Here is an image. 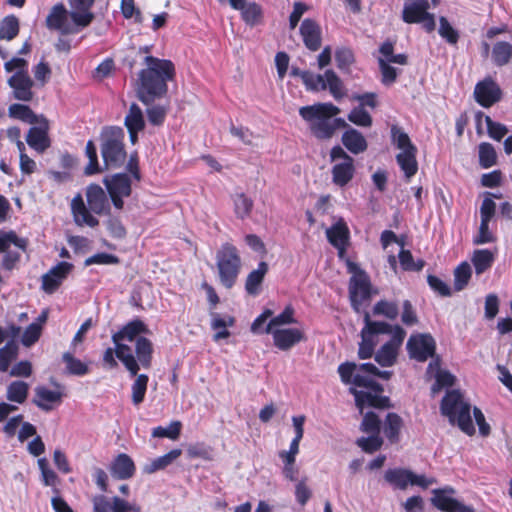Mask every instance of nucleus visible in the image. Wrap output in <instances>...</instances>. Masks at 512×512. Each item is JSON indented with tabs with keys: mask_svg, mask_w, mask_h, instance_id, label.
Returning a JSON list of instances; mask_svg holds the SVG:
<instances>
[{
	"mask_svg": "<svg viewBox=\"0 0 512 512\" xmlns=\"http://www.w3.org/2000/svg\"><path fill=\"white\" fill-rule=\"evenodd\" d=\"M264 332L272 335L274 346L281 351H288L306 339L304 331L299 328H278Z\"/></svg>",
	"mask_w": 512,
	"mask_h": 512,
	"instance_id": "18",
	"label": "nucleus"
},
{
	"mask_svg": "<svg viewBox=\"0 0 512 512\" xmlns=\"http://www.w3.org/2000/svg\"><path fill=\"white\" fill-rule=\"evenodd\" d=\"M399 261L401 267L406 271H420L424 267V261H414L413 256L409 250L402 249L399 253Z\"/></svg>",
	"mask_w": 512,
	"mask_h": 512,
	"instance_id": "61",
	"label": "nucleus"
},
{
	"mask_svg": "<svg viewBox=\"0 0 512 512\" xmlns=\"http://www.w3.org/2000/svg\"><path fill=\"white\" fill-rule=\"evenodd\" d=\"M342 143L353 154H360L367 149L365 137L354 128H349L343 133Z\"/></svg>",
	"mask_w": 512,
	"mask_h": 512,
	"instance_id": "31",
	"label": "nucleus"
},
{
	"mask_svg": "<svg viewBox=\"0 0 512 512\" xmlns=\"http://www.w3.org/2000/svg\"><path fill=\"white\" fill-rule=\"evenodd\" d=\"M19 33V21L14 15L6 16L0 24V39L12 40Z\"/></svg>",
	"mask_w": 512,
	"mask_h": 512,
	"instance_id": "50",
	"label": "nucleus"
},
{
	"mask_svg": "<svg viewBox=\"0 0 512 512\" xmlns=\"http://www.w3.org/2000/svg\"><path fill=\"white\" fill-rule=\"evenodd\" d=\"M512 58V44L500 41L497 42L492 49V59L495 65L504 66L510 62Z\"/></svg>",
	"mask_w": 512,
	"mask_h": 512,
	"instance_id": "40",
	"label": "nucleus"
},
{
	"mask_svg": "<svg viewBox=\"0 0 512 512\" xmlns=\"http://www.w3.org/2000/svg\"><path fill=\"white\" fill-rule=\"evenodd\" d=\"M485 123L488 135L496 141H500L508 133L505 125L494 122L489 116H485Z\"/></svg>",
	"mask_w": 512,
	"mask_h": 512,
	"instance_id": "64",
	"label": "nucleus"
},
{
	"mask_svg": "<svg viewBox=\"0 0 512 512\" xmlns=\"http://www.w3.org/2000/svg\"><path fill=\"white\" fill-rule=\"evenodd\" d=\"M73 265L69 262H59L42 276V289L48 293H54L71 272Z\"/></svg>",
	"mask_w": 512,
	"mask_h": 512,
	"instance_id": "20",
	"label": "nucleus"
},
{
	"mask_svg": "<svg viewBox=\"0 0 512 512\" xmlns=\"http://www.w3.org/2000/svg\"><path fill=\"white\" fill-rule=\"evenodd\" d=\"M71 211L74 221L78 226L87 225L89 227H96L99 224V221L86 208L80 194L72 199Z\"/></svg>",
	"mask_w": 512,
	"mask_h": 512,
	"instance_id": "27",
	"label": "nucleus"
},
{
	"mask_svg": "<svg viewBox=\"0 0 512 512\" xmlns=\"http://www.w3.org/2000/svg\"><path fill=\"white\" fill-rule=\"evenodd\" d=\"M412 471L403 468H393L386 470L385 480L394 488L405 490L411 482Z\"/></svg>",
	"mask_w": 512,
	"mask_h": 512,
	"instance_id": "33",
	"label": "nucleus"
},
{
	"mask_svg": "<svg viewBox=\"0 0 512 512\" xmlns=\"http://www.w3.org/2000/svg\"><path fill=\"white\" fill-rule=\"evenodd\" d=\"M348 119L357 126L370 127L372 125L371 115L362 106L352 109Z\"/></svg>",
	"mask_w": 512,
	"mask_h": 512,
	"instance_id": "57",
	"label": "nucleus"
},
{
	"mask_svg": "<svg viewBox=\"0 0 512 512\" xmlns=\"http://www.w3.org/2000/svg\"><path fill=\"white\" fill-rule=\"evenodd\" d=\"M18 355V344L10 340L0 348V372H7L10 364Z\"/></svg>",
	"mask_w": 512,
	"mask_h": 512,
	"instance_id": "46",
	"label": "nucleus"
},
{
	"mask_svg": "<svg viewBox=\"0 0 512 512\" xmlns=\"http://www.w3.org/2000/svg\"><path fill=\"white\" fill-rule=\"evenodd\" d=\"M8 85L13 89L15 99L29 102L33 98V81L28 71L15 72L9 79Z\"/></svg>",
	"mask_w": 512,
	"mask_h": 512,
	"instance_id": "22",
	"label": "nucleus"
},
{
	"mask_svg": "<svg viewBox=\"0 0 512 512\" xmlns=\"http://www.w3.org/2000/svg\"><path fill=\"white\" fill-rule=\"evenodd\" d=\"M268 272V264L261 261L257 269L251 271L245 282V290L249 295L256 296L260 293V286Z\"/></svg>",
	"mask_w": 512,
	"mask_h": 512,
	"instance_id": "32",
	"label": "nucleus"
},
{
	"mask_svg": "<svg viewBox=\"0 0 512 512\" xmlns=\"http://www.w3.org/2000/svg\"><path fill=\"white\" fill-rule=\"evenodd\" d=\"M356 444L366 453H373L380 449L383 440L379 434H370L368 437H360Z\"/></svg>",
	"mask_w": 512,
	"mask_h": 512,
	"instance_id": "56",
	"label": "nucleus"
},
{
	"mask_svg": "<svg viewBox=\"0 0 512 512\" xmlns=\"http://www.w3.org/2000/svg\"><path fill=\"white\" fill-rule=\"evenodd\" d=\"M135 464L132 458L125 454H119L110 465L111 475L118 480H127L135 474Z\"/></svg>",
	"mask_w": 512,
	"mask_h": 512,
	"instance_id": "25",
	"label": "nucleus"
},
{
	"mask_svg": "<svg viewBox=\"0 0 512 512\" xmlns=\"http://www.w3.org/2000/svg\"><path fill=\"white\" fill-rule=\"evenodd\" d=\"M86 197L89 209L92 212L102 214L107 208V197L104 190L99 185H90L87 188Z\"/></svg>",
	"mask_w": 512,
	"mask_h": 512,
	"instance_id": "30",
	"label": "nucleus"
},
{
	"mask_svg": "<svg viewBox=\"0 0 512 512\" xmlns=\"http://www.w3.org/2000/svg\"><path fill=\"white\" fill-rule=\"evenodd\" d=\"M403 426V421L396 413H387L382 425L383 434L391 442L399 440V433Z\"/></svg>",
	"mask_w": 512,
	"mask_h": 512,
	"instance_id": "34",
	"label": "nucleus"
},
{
	"mask_svg": "<svg viewBox=\"0 0 512 512\" xmlns=\"http://www.w3.org/2000/svg\"><path fill=\"white\" fill-rule=\"evenodd\" d=\"M440 410L449 419L451 424H456L464 433L468 435L475 433V427L470 414L471 406L465 401L460 391H448L441 401Z\"/></svg>",
	"mask_w": 512,
	"mask_h": 512,
	"instance_id": "5",
	"label": "nucleus"
},
{
	"mask_svg": "<svg viewBox=\"0 0 512 512\" xmlns=\"http://www.w3.org/2000/svg\"><path fill=\"white\" fill-rule=\"evenodd\" d=\"M472 275L471 266L468 262L464 261L460 263L454 270V288L456 291L463 290Z\"/></svg>",
	"mask_w": 512,
	"mask_h": 512,
	"instance_id": "49",
	"label": "nucleus"
},
{
	"mask_svg": "<svg viewBox=\"0 0 512 512\" xmlns=\"http://www.w3.org/2000/svg\"><path fill=\"white\" fill-rule=\"evenodd\" d=\"M124 132L121 128L111 127L105 130L101 144V154L107 169L121 167L126 160Z\"/></svg>",
	"mask_w": 512,
	"mask_h": 512,
	"instance_id": "7",
	"label": "nucleus"
},
{
	"mask_svg": "<svg viewBox=\"0 0 512 512\" xmlns=\"http://www.w3.org/2000/svg\"><path fill=\"white\" fill-rule=\"evenodd\" d=\"M479 164L482 168L488 169L494 166L497 162V154L492 146L488 142H482L478 146Z\"/></svg>",
	"mask_w": 512,
	"mask_h": 512,
	"instance_id": "48",
	"label": "nucleus"
},
{
	"mask_svg": "<svg viewBox=\"0 0 512 512\" xmlns=\"http://www.w3.org/2000/svg\"><path fill=\"white\" fill-rule=\"evenodd\" d=\"M324 75L314 74L312 72L302 73V81L306 88L311 91L325 90Z\"/></svg>",
	"mask_w": 512,
	"mask_h": 512,
	"instance_id": "62",
	"label": "nucleus"
},
{
	"mask_svg": "<svg viewBox=\"0 0 512 512\" xmlns=\"http://www.w3.org/2000/svg\"><path fill=\"white\" fill-rule=\"evenodd\" d=\"M10 118L21 120L28 124L39 122L40 116L36 115L29 106L23 104H11L8 108Z\"/></svg>",
	"mask_w": 512,
	"mask_h": 512,
	"instance_id": "36",
	"label": "nucleus"
},
{
	"mask_svg": "<svg viewBox=\"0 0 512 512\" xmlns=\"http://www.w3.org/2000/svg\"><path fill=\"white\" fill-rule=\"evenodd\" d=\"M135 376H136V379L134 380V382L131 386V392H132L131 398H132V403L135 406H138L145 399L149 378L146 374H140V375L136 374Z\"/></svg>",
	"mask_w": 512,
	"mask_h": 512,
	"instance_id": "45",
	"label": "nucleus"
},
{
	"mask_svg": "<svg viewBox=\"0 0 512 512\" xmlns=\"http://www.w3.org/2000/svg\"><path fill=\"white\" fill-rule=\"evenodd\" d=\"M438 33L448 44L456 45L458 43L459 32L443 16L439 18Z\"/></svg>",
	"mask_w": 512,
	"mask_h": 512,
	"instance_id": "53",
	"label": "nucleus"
},
{
	"mask_svg": "<svg viewBox=\"0 0 512 512\" xmlns=\"http://www.w3.org/2000/svg\"><path fill=\"white\" fill-rule=\"evenodd\" d=\"M324 85L325 89H329L334 99L339 100L344 97L345 90L343 83L333 70L325 71Z\"/></svg>",
	"mask_w": 512,
	"mask_h": 512,
	"instance_id": "42",
	"label": "nucleus"
},
{
	"mask_svg": "<svg viewBox=\"0 0 512 512\" xmlns=\"http://www.w3.org/2000/svg\"><path fill=\"white\" fill-rule=\"evenodd\" d=\"M295 310L291 305H288L284 310L275 317H272L268 324L265 326L264 331H272V329L281 328V326L294 324L297 320L294 317Z\"/></svg>",
	"mask_w": 512,
	"mask_h": 512,
	"instance_id": "37",
	"label": "nucleus"
},
{
	"mask_svg": "<svg viewBox=\"0 0 512 512\" xmlns=\"http://www.w3.org/2000/svg\"><path fill=\"white\" fill-rule=\"evenodd\" d=\"M70 13H68L63 3L54 5L46 17V26L50 30L59 31L61 34H74L78 32L69 22Z\"/></svg>",
	"mask_w": 512,
	"mask_h": 512,
	"instance_id": "17",
	"label": "nucleus"
},
{
	"mask_svg": "<svg viewBox=\"0 0 512 512\" xmlns=\"http://www.w3.org/2000/svg\"><path fill=\"white\" fill-rule=\"evenodd\" d=\"M240 12L243 21L249 26L257 25L262 17V9L260 5L255 2L248 3Z\"/></svg>",
	"mask_w": 512,
	"mask_h": 512,
	"instance_id": "51",
	"label": "nucleus"
},
{
	"mask_svg": "<svg viewBox=\"0 0 512 512\" xmlns=\"http://www.w3.org/2000/svg\"><path fill=\"white\" fill-rule=\"evenodd\" d=\"M42 327L40 323H31L22 335V344L26 347L32 346L40 338Z\"/></svg>",
	"mask_w": 512,
	"mask_h": 512,
	"instance_id": "63",
	"label": "nucleus"
},
{
	"mask_svg": "<svg viewBox=\"0 0 512 512\" xmlns=\"http://www.w3.org/2000/svg\"><path fill=\"white\" fill-rule=\"evenodd\" d=\"M370 280L365 272L355 273L349 282V298L352 308L359 313L362 304L370 298Z\"/></svg>",
	"mask_w": 512,
	"mask_h": 512,
	"instance_id": "15",
	"label": "nucleus"
},
{
	"mask_svg": "<svg viewBox=\"0 0 512 512\" xmlns=\"http://www.w3.org/2000/svg\"><path fill=\"white\" fill-rule=\"evenodd\" d=\"M146 65L138 74V99L146 105L166 95L167 82L173 80L175 67L172 61L154 56L144 58Z\"/></svg>",
	"mask_w": 512,
	"mask_h": 512,
	"instance_id": "3",
	"label": "nucleus"
},
{
	"mask_svg": "<svg viewBox=\"0 0 512 512\" xmlns=\"http://www.w3.org/2000/svg\"><path fill=\"white\" fill-rule=\"evenodd\" d=\"M326 236L330 244L338 250L339 257L342 258L349 240V230L346 223L342 220L336 222L326 230Z\"/></svg>",
	"mask_w": 512,
	"mask_h": 512,
	"instance_id": "24",
	"label": "nucleus"
},
{
	"mask_svg": "<svg viewBox=\"0 0 512 512\" xmlns=\"http://www.w3.org/2000/svg\"><path fill=\"white\" fill-rule=\"evenodd\" d=\"M498 255V249H476L471 256L476 275H481L488 271L494 264Z\"/></svg>",
	"mask_w": 512,
	"mask_h": 512,
	"instance_id": "26",
	"label": "nucleus"
},
{
	"mask_svg": "<svg viewBox=\"0 0 512 512\" xmlns=\"http://www.w3.org/2000/svg\"><path fill=\"white\" fill-rule=\"evenodd\" d=\"M391 140L392 143L400 150V151H408L415 150L417 147L411 142L408 134L399 126L392 125L391 126Z\"/></svg>",
	"mask_w": 512,
	"mask_h": 512,
	"instance_id": "43",
	"label": "nucleus"
},
{
	"mask_svg": "<svg viewBox=\"0 0 512 512\" xmlns=\"http://www.w3.org/2000/svg\"><path fill=\"white\" fill-rule=\"evenodd\" d=\"M181 453L182 451L180 449H173L165 455L152 460L149 464H146L143 467V472L146 474H152L156 471L162 470L169 466L174 460H176L181 455Z\"/></svg>",
	"mask_w": 512,
	"mask_h": 512,
	"instance_id": "35",
	"label": "nucleus"
},
{
	"mask_svg": "<svg viewBox=\"0 0 512 512\" xmlns=\"http://www.w3.org/2000/svg\"><path fill=\"white\" fill-rule=\"evenodd\" d=\"M417 149L408 150V151H400L396 155V162L400 167L401 171L404 174L406 181H410V179L417 173L418 171V162L416 159Z\"/></svg>",
	"mask_w": 512,
	"mask_h": 512,
	"instance_id": "28",
	"label": "nucleus"
},
{
	"mask_svg": "<svg viewBox=\"0 0 512 512\" xmlns=\"http://www.w3.org/2000/svg\"><path fill=\"white\" fill-rule=\"evenodd\" d=\"M338 373L343 383L353 385L349 390L354 395L356 406L361 414L368 407H388L389 398L381 395L382 386L367 376L364 370L360 369V365L352 362L342 363L338 367Z\"/></svg>",
	"mask_w": 512,
	"mask_h": 512,
	"instance_id": "2",
	"label": "nucleus"
},
{
	"mask_svg": "<svg viewBox=\"0 0 512 512\" xmlns=\"http://www.w3.org/2000/svg\"><path fill=\"white\" fill-rule=\"evenodd\" d=\"M62 360L66 364V372L70 375L84 376L89 372L88 365L75 358L71 352L63 353Z\"/></svg>",
	"mask_w": 512,
	"mask_h": 512,
	"instance_id": "41",
	"label": "nucleus"
},
{
	"mask_svg": "<svg viewBox=\"0 0 512 512\" xmlns=\"http://www.w3.org/2000/svg\"><path fill=\"white\" fill-rule=\"evenodd\" d=\"M433 497L431 498L432 504L439 510L444 512H474V508L465 505L449 495L454 494L455 490L446 486L441 489H434L432 491Z\"/></svg>",
	"mask_w": 512,
	"mask_h": 512,
	"instance_id": "16",
	"label": "nucleus"
},
{
	"mask_svg": "<svg viewBox=\"0 0 512 512\" xmlns=\"http://www.w3.org/2000/svg\"><path fill=\"white\" fill-rule=\"evenodd\" d=\"M300 34L304 45L310 51H317L321 47V28L313 19L307 18L302 21L300 25Z\"/></svg>",
	"mask_w": 512,
	"mask_h": 512,
	"instance_id": "23",
	"label": "nucleus"
},
{
	"mask_svg": "<svg viewBox=\"0 0 512 512\" xmlns=\"http://www.w3.org/2000/svg\"><path fill=\"white\" fill-rule=\"evenodd\" d=\"M364 327L361 330L362 341L359 345L358 355L361 359L372 357L375 347L379 343V336L391 332V324L384 321H373L370 314H364Z\"/></svg>",
	"mask_w": 512,
	"mask_h": 512,
	"instance_id": "8",
	"label": "nucleus"
},
{
	"mask_svg": "<svg viewBox=\"0 0 512 512\" xmlns=\"http://www.w3.org/2000/svg\"><path fill=\"white\" fill-rule=\"evenodd\" d=\"M360 428L363 432L368 434H379L381 420L375 412L369 411L364 414Z\"/></svg>",
	"mask_w": 512,
	"mask_h": 512,
	"instance_id": "55",
	"label": "nucleus"
},
{
	"mask_svg": "<svg viewBox=\"0 0 512 512\" xmlns=\"http://www.w3.org/2000/svg\"><path fill=\"white\" fill-rule=\"evenodd\" d=\"M103 183L108 191L114 207L121 210L124 206L123 198L131 194V178L126 173L114 174L105 177Z\"/></svg>",
	"mask_w": 512,
	"mask_h": 512,
	"instance_id": "11",
	"label": "nucleus"
},
{
	"mask_svg": "<svg viewBox=\"0 0 512 512\" xmlns=\"http://www.w3.org/2000/svg\"><path fill=\"white\" fill-rule=\"evenodd\" d=\"M435 369L436 373L434 375L435 377V383L431 387L432 394L435 395L439 393L443 388H448L453 386L455 377L450 372L446 370L439 369L438 362L435 363Z\"/></svg>",
	"mask_w": 512,
	"mask_h": 512,
	"instance_id": "47",
	"label": "nucleus"
},
{
	"mask_svg": "<svg viewBox=\"0 0 512 512\" xmlns=\"http://www.w3.org/2000/svg\"><path fill=\"white\" fill-rule=\"evenodd\" d=\"M406 346L410 358L419 362L432 357L436 349L435 340L430 334L411 335Z\"/></svg>",
	"mask_w": 512,
	"mask_h": 512,
	"instance_id": "14",
	"label": "nucleus"
},
{
	"mask_svg": "<svg viewBox=\"0 0 512 512\" xmlns=\"http://www.w3.org/2000/svg\"><path fill=\"white\" fill-rule=\"evenodd\" d=\"M489 223L485 220L480 222L478 233L473 237V244L483 245L495 242L496 236L490 231Z\"/></svg>",
	"mask_w": 512,
	"mask_h": 512,
	"instance_id": "60",
	"label": "nucleus"
},
{
	"mask_svg": "<svg viewBox=\"0 0 512 512\" xmlns=\"http://www.w3.org/2000/svg\"><path fill=\"white\" fill-rule=\"evenodd\" d=\"M335 61L340 70H348L354 62V54L350 48H337L335 51Z\"/></svg>",
	"mask_w": 512,
	"mask_h": 512,
	"instance_id": "59",
	"label": "nucleus"
},
{
	"mask_svg": "<svg viewBox=\"0 0 512 512\" xmlns=\"http://www.w3.org/2000/svg\"><path fill=\"white\" fill-rule=\"evenodd\" d=\"M502 91L500 86L491 78H486L476 84L474 97L477 103L488 108L500 101Z\"/></svg>",
	"mask_w": 512,
	"mask_h": 512,
	"instance_id": "19",
	"label": "nucleus"
},
{
	"mask_svg": "<svg viewBox=\"0 0 512 512\" xmlns=\"http://www.w3.org/2000/svg\"><path fill=\"white\" fill-rule=\"evenodd\" d=\"M86 156L89 159V163L85 168L86 175H93L100 171L98 158H97V149L92 140H89L86 144L85 148Z\"/></svg>",
	"mask_w": 512,
	"mask_h": 512,
	"instance_id": "58",
	"label": "nucleus"
},
{
	"mask_svg": "<svg viewBox=\"0 0 512 512\" xmlns=\"http://www.w3.org/2000/svg\"><path fill=\"white\" fill-rule=\"evenodd\" d=\"M391 338L375 354V361L382 367H390L396 362L398 351L403 344L406 331L399 325H391Z\"/></svg>",
	"mask_w": 512,
	"mask_h": 512,
	"instance_id": "10",
	"label": "nucleus"
},
{
	"mask_svg": "<svg viewBox=\"0 0 512 512\" xmlns=\"http://www.w3.org/2000/svg\"><path fill=\"white\" fill-rule=\"evenodd\" d=\"M26 240L19 238L14 231L0 232V253H5L2 266L6 270H12L16 263L20 260L19 251L9 250L13 245L20 250H25Z\"/></svg>",
	"mask_w": 512,
	"mask_h": 512,
	"instance_id": "13",
	"label": "nucleus"
},
{
	"mask_svg": "<svg viewBox=\"0 0 512 512\" xmlns=\"http://www.w3.org/2000/svg\"><path fill=\"white\" fill-rule=\"evenodd\" d=\"M53 385L55 387L53 390L43 385L37 386L34 390L33 403L42 411H52L62 403L66 396L65 387L62 384L53 382Z\"/></svg>",
	"mask_w": 512,
	"mask_h": 512,
	"instance_id": "12",
	"label": "nucleus"
},
{
	"mask_svg": "<svg viewBox=\"0 0 512 512\" xmlns=\"http://www.w3.org/2000/svg\"><path fill=\"white\" fill-rule=\"evenodd\" d=\"M37 126L29 129L26 136L27 144L35 151L42 153L50 147V139L48 137V121L42 115L40 116Z\"/></svg>",
	"mask_w": 512,
	"mask_h": 512,
	"instance_id": "21",
	"label": "nucleus"
},
{
	"mask_svg": "<svg viewBox=\"0 0 512 512\" xmlns=\"http://www.w3.org/2000/svg\"><path fill=\"white\" fill-rule=\"evenodd\" d=\"M148 332L147 326L140 319H135L112 335L116 357L123 363L132 377L138 373L140 365L149 368L152 359V343L140 336Z\"/></svg>",
	"mask_w": 512,
	"mask_h": 512,
	"instance_id": "1",
	"label": "nucleus"
},
{
	"mask_svg": "<svg viewBox=\"0 0 512 512\" xmlns=\"http://www.w3.org/2000/svg\"><path fill=\"white\" fill-rule=\"evenodd\" d=\"M340 109L332 103H316L299 109L300 116L308 123L311 133L320 140L332 137L331 118Z\"/></svg>",
	"mask_w": 512,
	"mask_h": 512,
	"instance_id": "4",
	"label": "nucleus"
},
{
	"mask_svg": "<svg viewBox=\"0 0 512 512\" xmlns=\"http://www.w3.org/2000/svg\"><path fill=\"white\" fill-rule=\"evenodd\" d=\"M428 0H414L406 3L402 12V19L406 23H418L421 17L428 13Z\"/></svg>",
	"mask_w": 512,
	"mask_h": 512,
	"instance_id": "29",
	"label": "nucleus"
},
{
	"mask_svg": "<svg viewBox=\"0 0 512 512\" xmlns=\"http://www.w3.org/2000/svg\"><path fill=\"white\" fill-rule=\"evenodd\" d=\"M29 385L24 381H13L7 387L6 397L9 401L22 404L26 401Z\"/></svg>",
	"mask_w": 512,
	"mask_h": 512,
	"instance_id": "38",
	"label": "nucleus"
},
{
	"mask_svg": "<svg viewBox=\"0 0 512 512\" xmlns=\"http://www.w3.org/2000/svg\"><path fill=\"white\" fill-rule=\"evenodd\" d=\"M373 314L395 320L399 315V306L396 301L379 300L373 306Z\"/></svg>",
	"mask_w": 512,
	"mask_h": 512,
	"instance_id": "44",
	"label": "nucleus"
},
{
	"mask_svg": "<svg viewBox=\"0 0 512 512\" xmlns=\"http://www.w3.org/2000/svg\"><path fill=\"white\" fill-rule=\"evenodd\" d=\"M125 127L127 130H139L142 131L145 128V120L141 108L133 103L124 120Z\"/></svg>",
	"mask_w": 512,
	"mask_h": 512,
	"instance_id": "39",
	"label": "nucleus"
},
{
	"mask_svg": "<svg viewBox=\"0 0 512 512\" xmlns=\"http://www.w3.org/2000/svg\"><path fill=\"white\" fill-rule=\"evenodd\" d=\"M332 167V181L339 187L346 186L354 177V160L339 145L334 146L330 151Z\"/></svg>",
	"mask_w": 512,
	"mask_h": 512,
	"instance_id": "9",
	"label": "nucleus"
},
{
	"mask_svg": "<svg viewBox=\"0 0 512 512\" xmlns=\"http://www.w3.org/2000/svg\"><path fill=\"white\" fill-rule=\"evenodd\" d=\"M181 422L179 421H172L169 425V427L164 428L162 426L155 427L152 430V436L155 438H169L171 440L178 439L180 432H181Z\"/></svg>",
	"mask_w": 512,
	"mask_h": 512,
	"instance_id": "54",
	"label": "nucleus"
},
{
	"mask_svg": "<svg viewBox=\"0 0 512 512\" xmlns=\"http://www.w3.org/2000/svg\"><path fill=\"white\" fill-rule=\"evenodd\" d=\"M216 265L220 283L227 289L234 286L241 269V258L237 248L224 243L216 253Z\"/></svg>",
	"mask_w": 512,
	"mask_h": 512,
	"instance_id": "6",
	"label": "nucleus"
},
{
	"mask_svg": "<svg viewBox=\"0 0 512 512\" xmlns=\"http://www.w3.org/2000/svg\"><path fill=\"white\" fill-rule=\"evenodd\" d=\"M235 214L238 218L245 219L251 213L253 201L244 193L236 194L234 197Z\"/></svg>",
	"mask_w": 512,
	"mask_h": 512,
	"instance_id": "52",
	"label": "nucleus"
}]
</instances>
